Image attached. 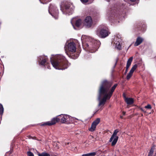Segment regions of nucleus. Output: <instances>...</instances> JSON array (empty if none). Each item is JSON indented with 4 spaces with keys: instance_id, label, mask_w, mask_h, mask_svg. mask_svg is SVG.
I'll list each match as a JSON object with an SVG mask.
<instances>
[{
    "instance_id": "14",
    "label": "nucleus",
    "mask_w": 156,
    "mask_h": 156,
    "mask_svg": "<svg viewBox=\"0 0 156 156\" xmlns=\"http://www.w3.org/2000/svg\"><path fill=\"white\" fill-rule=\"evenodd\" d=\"M92 23L91 18L90 16L87 17L84 20V25L87 27H91Z\"/></svg>"
},
{
    "instance_id": "12",
    "label": "nucleus",
    "mask_w": 156,
    "mask_h": 156,
    "mask_svg": "<svg viewBox=\"0 0 156 156\" xmlns=\"http://www.w3.org/2000/svg\"><path fill=\"white\" fill-rule=\"evenodd\" d=\"M100 119L99 118H97L92 123L91 127L89 129L90 131H94L96 129V126L99 123Z\"/></svg>"
},
{
    "instance_id": "10",
    "label": "nucleus",
    "mask_w": 156,
    "mask_h": 156,
    "mask_svg": "<svg viewBox=\"0 0 156 156\" xmlns=\"http://www.w3.org/2000/svg\"><path fill=\"white\" fill-rule=\"evenodd\" d=\"M58 116L59 121L61 122L62 123H64L70 120V117L69 115L61 114Z\"/></svg>"
},
{
    "instance_id": "22",
    "label": "nucleus",
    "mask_w": 156,
    "mask_h": 156,
    "mask_svg": "<svg viewBox=\"0 0 156 156\" xmlns=\"http://www.w3.org/2000/svg\"><path fill=\"white\" fill-rule=\"evenodd\" d=\"M133 73L132 72H131V71H130L129 73L127 74V76H126V79L127 80L129 79L132 76V74H133Z\"/></svg>"
},
{
    "instance_id": "8",
    "label": "nucleus",
    "mask_w": 156,
    "mask_h": 156,
    "mask_svg": "<svg viewBox=\"0 0 156 156\" xmlns=\"http://www.w3.org/2000/svg\"><path fill=\"white\" fill-rule=\"evenodd\" d=\"M110 34L108 31L106 29H102L101 30H98L96 34L98 36L101 38H105L108 36Z\"/></svg>"
},
{
    "instance_id": "19",
    "label": "nucleus",
    "mask_w": 156,
    "mask_h": 156,
    "mask_svg": "<svg viewBox=\"0 0 156 156\" xmlns=\"http://www.w3.org/2000/svg\"><path fill=\"white\" fill-rule=\"evenodd\" d=\"M4 112V108L2 105L0 103V115H2Z\"/></svg>"
},
{
    "instance_id": "15",
    "label": "nucleus",
    "mask_w": 156,
    "mask_h": 156,
    "mask_svg": "<svg viewBox=\"0 0 156 156\" xmlns=\"http://www.w3.org/2000/svg\"><path fill=\"white\" fill-rule=\"evenodd\" d=\"M47 59L46 56H40L38 57V61L39 64L42 65H44L46 63H47Z\"/></svg>"
},
{
    "instance_id": "3",
    "label": "nucleus",
    "mask_w": 156,
    "mask_h": 156,
    "mask_svg": "<svg viewBox=\"0 0 156 156\" xmlns=\"http://www.w3.org/2000/svg\"><path fill=\"white\" fill-rule=\"evenodd\" d=\"M86 38L88 43L85 44L86 48L87 50H89L91 53L95 52L97 51L99 48L101 43L99 41L95 40L94 39L90 37H88L82 35L81 37L82 42L84 41L83 40L84 38Z\"/></svg>"
},
{
    "instance_id": "30",
    "label": "nucleus",
    "mask_w": 156,
    "mask_h": 156,
    "mask_svg": "<svg viewBox=\"0 0 156 156\" xmlns=\"http://www.w3.org/2000/svg\"><path fill=\"white\" fill-rule=\"evenodd\" d=\"M153 154H150L148 153V156H153Z\"/></svg>"
},
{
    "instance_id": "4",
    "label": "nucleus",
    "mask_w": 156,
    "mask_h": 156,
    "mask_svg": "<svg viewBox=\"0 0 156 156\" xmlns=\"http://www.w3.org/2000/svg\"><path fill=\"white\" fill-rule=\"evenodd\" d=\"M66 53L68 56L72 59H75L77 58L79 56L78 54H76V55H71L69 53V52H68L67 50L69 52L72 53H74L76 52V44L73 42H70L68 43H67L66 44L64 47Z\"/></svg>"
},
{
    "instance_id": "9",
    "label": "nucleus",
    "mask_w": 156,
    "mask_h": 156,
    "mask_svg": "<svg viewBox=\"0 0 156 156\" xmlns=\"http://www.w3.org/2000/svg\"><path fill=\"white\" fill-rule=\"evenodd\" d=\"M119 132V131L118 129L115 130L109 140L110 142L112 141V146L115 145L118 141L119 137L117 136V134Z\"/></svg>"
},
{
    "instance_id": "34",
    "label": "nucleus",
    "mask_w": 156,
    "mask_h": 156,
    "mask_svg": "<svg viewBox=\"0 0 156 156\" xmlns=\"http://www.w3.org/2000/svg\"><path fill=\"white\" fill-rule=\"evenodd\" d=\"M123 8H125V9H126V7H125V6L124 5V6H123Z\"/></svg>"
},
{
    "instance_id": "5",
    "label": "nucleus",
    "mask_w": 156,
    "mask_h": 156,
    "mask_svg": "<svg viewBox=\"0 0 156 156\" xmlns=\"http://www.w3.org/2000/svg\"><path fill=\"white\" fill-rule=\"evenodd\" d=\"M73 7L72 3L67 2L62 3L60 5L61 10L63 14H68V15L72 14L71 12L73 9Z\"/></svg>"
},
{
    "instance_id": "39",
    "label": "nucleus",
    "mask_w": 156,
    "mask_h": 156,
    "mask_svg": "<svg viewBox=\"0 0 156 156\" xmlns=\"http://www.w3.org/2000/svg\"><path fill=\"white\" fill-rule=\"evenodd\" d=\"M124 1H125V0H124Z\"/></svg>"
},
{
    "instance_id": "33",
    "label": "nucleus",
    "mask_w": 156,
    "mask_h": 156,
    "mask_svg": "<svg viewBox=\"0 0 156 156\" xmlns=\"http://www.w3.org/2000/svg\"><path fill=\"white\" fill-rule=\"evenodd\" d=\"M47 68L48 69H50V66H47Z\"/></svg>"
},
{
    "instance_id": "27",
    "label": "nucleus",
    "mask_w": 156,
    "mask_h": 156,
    "mask_svg": "<svg viewBox=\"0 0 156 156\" xmlns=\"http://www.w3.org/2000/svg\"><path fill=\"white\" fill-rule=\"evenodd\" d=\"M80 1L82 3H84L88 2V0H80Z\"/></svg>"
},
{
    "instance_id": "24",
    "label": "nucleus",
    "mask_w": 156,
    "mask_h": 156,
    "mask_svg": "<svg viewBox=\"0 0 156 156\" xmlns=\"http://www.w3.org/2000/svg\"><path fill=\"white\" fill-rule=\"evenodd\" d=\"M154 148L153 147H152L151 149L149 154H153L154 151Z\"/></svg>"
},
{
    "instance_id": "29",
    "label": "nucleus",
    "mask_w": 156,
    "mask_h": 156,
    "mask_svg": "<svg viewBox=\"0 0 156 156\" xmlns=\"http://www.w3.org/2000/svg\"><path fill=\"white\" fill-rule=\"evenodd\" d=\"M82 156H88V154H83L82 155Z\"/></svg>"
},
{
    "instance_id": "23",
    "label": "nucleus",
    "mask_w": 156,
    "mask_h": 156,
    "mask_svg": "<svg viewBox=\"0 0 156 156\" xmlns=\"http://www.w3.org/2000/svg\"><path fill=\"white\" fill-rule=\"evenodd\" d=\"M27 154L28 156H34L33 154L30 151L27 152Z\"/></svg>"
},
{
    "instance_id": "25",
    "label": "nucleus",
    "mask_w": 156,
    "mask_h": 156,
    "mask_svg": "<svg viewBox=\"0 0 156 156\" xmlns=\"http://www.w3.org/2000/svg\"><path fill=\"white\" fill-rule=\"evenodd\" d=\"M145 108L148 109H151V107L150 105L148 104L147 105L145 106Z\"/></svg>"
},
{
    "instance_id": "28",
    "label": "nucleus",
    "mask_w": 156,
    "mask_h": 156,
    "mask_svg": "<svg viewBox=\"0 0 156 156\" xmlns=\"http://www.w3.org/2000/svg\"><path fill=\"white\" fill-rule=\"evenodd\" d=\"M140 109L143 112H144V113H146V111H145V110L143 108H140Z\"/></svg>"
},
{
    "instance_id": "13",
    "label": "nucleus",
    "mask_w": 156,
    "mask_h": 156,
    "mask_svg": "<svg viewBox=\"0 0 156 156\" xmlns=\"http://www.w3.org/2000/svg\"><path fill=\"white\" fill-rule=\"evenodd\" d=\"M71 22L74 29L75 30H78L79 29V28L81 24L82 20L80 19L76 20L75 24L73 23L72 20Z\"/></svg>"
},
{
    "instance_id": "7",
    "label": "nucleus",
    "mask_w": 156,
    "mask_h": 156,
    "mask_svg": "<svg viewBox=\"0 0 156 156\" xmlns=\"http://www.w3.org/2000/svg\"><path fill=\"white\" fill-rule=\"evenodd\" d=\"M121 36L119 34H117L115 36L113 42L115 45V48L118 50L121 49Z\"/></svg>"
},
{
    "instance_id": "16",
    "label": "nucleus",
    "mask_w": 156,
    "mask_h": 156,
    "mask_svg": "<svg viewBox=\"0 0 156 156\" xmlns=\"http://www.w3.org/2000/svg\"><path fill=\"white\" fill-rule=\"evenodd\" d=\"M133 57H131L129 58L127 61V65L126 67V69L124 73L125 74H126L128 71V70L130 66L131 65V63L133 61Z\"/></svg>"
},
{
    "instance_id": "37",
    "label": "nucleus",
    "mask_w": 156,
    "mask_h": 156,
    "mask_svg": "<svg viewBox=\"0 0 156 156\" xmlns=\"http://www.w3.org/2000/svg\"><path fill=\"white\" fill-rule=\"evenodd\" d=\"M1 115V119H2V115Z\"/></svg>"
},
{
    "instance_id": "2",
    "label": "nucleus",
    "mask_w": 156,
    "mask_h": 156,
    "mask_svg": "<svg viewBox=\"0 0 156 156\" xmlns=\"http://www.w3.org/2000/svg\"><path fill=\"white\" fill-rule=\"evenodd\" d=\"M53 67L56 69L64 70L69 66V63L65 58L63 55H59L56 56L54 60H51Z\"/></svg>"
},
{
    "instance_id": "36",
    "label": "nucleus",
    "mask_w": 156,
    "mask_h": 156,
    "mask_svg": "<svg viewBox=\"0 0 156 156\" xmlns=\"http://www.w3.org/2000/svg\"><path fill=\"white\" fill-rule=\"evenodd\" d=\"M116 63H117V62H116V63H115V66L116 65Z\"/></svg>"
},
{
    "instance_id": "20",
    "label": "nucleus",
    "mask_w": 156,
    "mask_h": 156,
    "mask_svg": "<svg viewBox=\"0 0 156 156\" xmlns=\"http://www.w3.org/2000/svg\"><path fill=\"white\" fill-rule=\"evenodd\" d=\"M38 156H50L49 154L45 152H43L41 154L38 153Z\"/></svg>"
},
{
    "instance_id": "6",
    "label": "nucleus",
    "mask_w": 156,
    "mask_h": 156,
    "mask_svg": "<svg viewBox=\"0 0 156 156\" xmlns=\"http://www.w3.org/2000/svg\"><path fill=\"white\" fill-rule=\"evenodd\" d=\"M48 12L55 19L58 18V12L55 6L53 5H50L49 7Z\"/></svg>"
},
{
    "instance_id": "21",
    "label": "nucleus",
    "mask_w": 156,
    "mask_h": 156,
    "mask_svg": "<svg viewBox=\"0 0 156 156\" xmlns=\"http://www.w3.org/2000/svg\"><path fill=\"white\" fill-rule=\"evenodd\" d=\"M137 65L136 64L134 65L131 68L130 71L133 73L134 70L137 68Z\"/></svg>"
},
{
    "instance_id": "17",
    "label": "nucleus",
    "mask_w": 156,
    "mask_h": 156,
    "mask_svg": "<svg viewBox=\"0 0 156 156\" xmlns=\"http://www.w3.org/2000/svg\"><path fill=\"white\" fill-rule=\"evenodd\" d=\"M143 41V39L140 37H138L134 44V46H137L140 44Z\"/></svg>"
},
{
    "instance_id": "26",
    "label": "nucleus",
    "mask_w": 156,
    "mask_h": 156,
    "mask_svg": "<svg viewBox=\"0 0 156 156\" xmlns=\"http://www.w3.org/2000/svg\"><path fill=\"white\" fill-rule=\"evenodd\" d=\"M96 153L95 152H92V153H88V156H94L96 155Z\"/></svg>"
},
{
    "instance_id": "11",
    "label": "nucleus",
    "mask_w": 156,
    "mask_h": 156,
    "mask_svg": "<svg viewBox=\"0 0 156 156\" xmlns=\"http://www.w3.org/2000/svg\"><path fill=\"white\" fill-rule=\"evenodd\" d=\"M59 122L58 119V116L55 118H53L51 121L47 122L41 124V126L46 125L51 126L55 124L57 122Z\"/></svg>"
},
{
    "instance_id": "31",
    "label": "nucleus",
    "mask_w": 156,
    "mask_h": 156,
    "mask_svg": "<svg viewBox=\"0 0 156 156\" xmlns=\"http://www.w3.org/2000/svg\"><path fill=\"white\" fill-rule=\"evenodd\" d=\"M125 5H129H129H130V4H129V3H125Z\"/></svg>"
},
{
    "instance_id": "32",
    "label": "nucleus",
    "mask_w": 156,
    "mask_h": 156,
    "mask_svg": "<svg viewBox=\"0 0 156 156\" xmlns=\"http://www.w3.org/2000/svg\"><path fill=\"white\" fill-rule=\"evenodd\" d=\"M126 114V112H122V114L123 115H125Z\"/></svg>"
},
{
    "instance_id": "1",
    "label": "nucleus",
    "mask_w": 156,
    "mask_h": 156,
    "mask_svg": "<svg viewBox=\"0 0 156 156\" xmlns=\"http://www.w3.org/2000/svg\"><path fill=\"white\" fill-rule=\"evenodd\" d=\"M112 85V83L106 80L102 82L99 90V95L98 100L99 102L98 106L104 105L107 99H109L112 96L113 93L117 86L115 84L109 90V89Z\"/></svg>"
},
{
    "instance_id": "38",
    "label": "nucleus",
    "mask_w": 156,
    "mask_h": 156,
    "mask_svg": "<svg viewBox=\"0 0 156 156\" xmlns=\"http://www.w3.org/2000/svg\"><path fill=\"white\" fill-rule=\"evenodd\" d=\"M121 118H122V117L121 116Z\"/></svg>"
},
{
    "instance_id": "35",
    "label": "nucleus",
    "mask_w": 156,
    "mask_h": 156,
    "mask_svg": "<svg viewBox=\"0 0 156 156\" xmlns=\"http://www.w3.org/2000/svg\"><path fill=\"white\" fill-rule=\"evenodd\" d=\"M51 1V0H48V2H50Z\"/></svg>"
},
{
    "instance_id": "18",
    "label": "nucleus",
    "mask_w": 156,
    "mask_h": 156,
    "mask_svg": "<svg viewBox=\"0 0 156 156\" xmlns=\"http://www.w3.org/2000/svg\"><path fill=\"white\" fill-rule=\"evenodd\" d=\"M125 101L127 104L131 105L134 102L133 99L131 98H127L125 97Z\"/></svg>"
}]
</instances>
